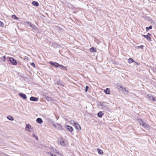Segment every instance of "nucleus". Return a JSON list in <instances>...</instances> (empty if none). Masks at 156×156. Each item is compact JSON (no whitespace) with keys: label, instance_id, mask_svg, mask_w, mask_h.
I'll use <instances>...</instances> for the list:
<instances>
[{"label":"nucleus","instance_id":"obj_1","mask_svg":"<svg viewBox=\"0 0 156 156\" xmlns=\"http://www.w3.org/2000/svg\"><path fill=\"white\" fill-rule=\"evenodd\" d=\"M70 123L75 127V128L78 130H81V127L80 125L76 121L74 120H71L70 121Z\"/></svg>","mask_w":156,"mask_h":156},{"label":"nucleus","instance_id":"obj_2","mask_svg":"<svg viewBox=\"0 0 156 156\" xmlns=\"http://www.w3.org/2000/svg\"><path fill=\"white\" fill-rule=\"evenodd\" d=\"M143 37L146 38V39L149 41H151V34L150 33H148L147 35H143Z\"/></svg>","mask_w":156,"mask_h":156},{"label":"nucleus","instance_id":"obj_3","mask_svg":"<svg viewBox=\"0 0 156 156\" xmlns=\"http://www.w3.org/2000/svg\"><path fill=\"white\" fill-rule=\"evenodd\" d=\"M9 60L13 65H16L17 64L16 61L12 57L9 58Z\"/></svg>","mask_w":156,"mask_h":156},{"label":"nucleus","instance_id":"obj_4","mask_svg":"<svg viewBox=\"0 0 156 156\" xmlns=\"http://www.w3.org/2000/svg\"><path fill=\"white\" fill-rule=\"evenodd\" d=\"M147 97L150 100L153 101H156V98L155 97L153 96L151 94H147Z\"/></svg>","mask_w":156,"mask_h":156},{"label":"nucleus","instance_id":"obj_5","mask_svg":"<svg viewBox=\"0 0 156 156\" xmlns=\"http://www.w3.org/2000/svg\"><path fill=\"white\" fill-rule=\"evenodd\" d=\"M65 128H66V130L70 132H72L73 130V128L69 125H66L65 126Z\"/></svg>","mask_w":156,"mask_h":156},{"label":"nucleus","instance_id":"obj_6","mask_svg":"<svg viewBox=\"0 0 156 156\" xmlns=\"http://www.w3.org/2000/svg\"><path fill=\"white\" fill-rule=\"evenodd\" d=\"M140 125L142 126L144 128L148 127V125L145 122H144L142 120H141L140 121Z\"/></svg>","mask_w":156,"mask_h":156},{"label":"nucleus","instance_id":"obj_7","mask_svg":"<svg viewBox=\"0 0 156 156\" xmlns=\"http://www.w3.org/2000/svg\"><path fill=\"white\" fill-rule=\"evenodd\" d=\"M49 63L51 65H52L54 67L57 68L59 66H60V65L58 63L56 62H50Z\"/></svg>","mask_w":156,"mask_h":156},{"label":"nucleus","instance_id":"obj_8","mask_svg":"<svg viewBox=\"0 0 156 156\" xmlns=\"http://www.w3.org/2000/svg\"><path fill=\"white\" fill-rule=\"evenodd\" d=\"M59 143L62 145L65 146L67 144L65 143L62 139H61L59 141Z\"/></svg>","mask_w":156,"mask_h":156},{"label":"nucleus","instance_id":"obj_9","mask_svg":"<svg viewBox=\"0 0 156 156\" xmlns=\"http://www.w3.org/2000/svg\"><path fill=\"white\" fill-rule=\"evenodd\" d=\"M26 129L27 130V131H30V130H32L33 129L31 127V126L29 124H27L26 125Z\"/></svg>","mask_w":156,"mask_h":156},{"label":"nucleus","instance_id":"obj_10","mask_svg":"<svg viewBox=\"0 0 156 156\" xmlns=\"http://www.w3.org/2000/svg\"><path fill=\"white\" fill-rule=\"evenodd\" d=\"M19 95L24 99H26L27 98L26 95L24 94L23 93H20L19 94Z\"/></svg>","mask_w":156,"mask_h":156},{"label":"nucleus","instance_id":"obj_11","mask_svg":"<svg viewBox=\"0 0 156 156\" xmlns=\"http://www.w3.org/2000/svg\"><path fill=\"white\" fill-rule=\"evenodd\" d=\"M38 100V98L36 97H31L30 98V100L33 101H37Z\"/></svg>","mask_w":156,"mask_h":156},{"label":"nucleus","instance_id":"obj_12","mask_svg":"<svg viewBox=\"0 0 156 156\" xmlns=\"http://www.w3.org/2000/svg\"><path fill=\"white\" fill-rule=\"evenodd\" d=\"M90 51L91 52H96L97 51L96 48L94 47H92L90 48Z\"/></svg>","mask_w":156,"mask_h":156},{"label":"nucleus","instance_id":"obj_13","mask_svg":"<svg viewBox=\"0 0 156 156\" xmlns=\"http://www.w3.org/2000/svg\"><path fill=\"white\" fill-rule=\"evenodd\" d=\"M37 122L40 124H41L42 123V120L41 118H38L36 120Z\"/></svg>","mask_w":156,"mask_h":156},{"label":"nucleus","instance_id":"obj_14","mask_svg":"<svg viewBox=\"0 0 156 156\" xmlns=\"http://www.w3.org/2000/svg\"><path fill=\"white\" fill-rule=\"evenodd\" d=\"M104 92L107 94H110V92L109 88H107L106 90H104Z\"/></svg>","mask_w":156,"mask_h":156},{"label":"nucleus","instance_id":"obj_15","mask_svg":"<svg viewBox=\"0 0 156 156\" xmlns=\"http://www.w3.org/2000/svg\"><path fill=\"white\" fill-rule=\"evenodd\" d=\"M104 115V114L102 112H101V111H100V112H99L98 113V117H100V118L102 117V115Z\"/></svg>","mask_w":156,"mask_h":156},{"label":"nucleus","instance_id":"obj_16","mask_svg":"<svg viewBox=\"0 0 156 156\" xmlns=\"http://www.w3.org/2000/svg\"><path fill=\"white\" fill-rule=\"evenodd\" d=\"M97 151L99 154L101 155L103 154V152L102 150L98 148L97 149Z\"/></svg>","mask_w":156,"mask_h":156},{"label":"nucleus","instance_id":"obj_17","mask_svg":"<svg viewBox=\"0 0 156 156\" xmlns=\"http://www.w3.org/2000/svg\"><path fill=\"white\" fill-rule=\"evenodd\" d=\"M32 4L33 5H34L35 6H37L39 5V4L38 3L36 2L35 1H33L32 2Z\"/></svg>","mask_w":156,"mask_h":156},{"label":"nucleus","instance_id":"obj_18","mask_svg":"<svg viewBox=\"0 0 156 156\" xmlns=\"http://www.w3.org/2000/svg\"><path fill=\"white\" fill-rule=\"evenodd\" d=\"M134 62V61L131 58H129L128 59V62L130 64Z\"/></svg>","mask_w":156,"mask_h":156},{"label":"nucleus","instance_id":"obj_19","mask_svg":"<svg viewBox=\"0 0 156 156\" xmlns=\"http://www.w3.org/2000/svg\"><path fill=\"white\" fill-rule=\"evenodd\" d=\"M59 66L62 69H64L66 70H67V68L65 67V66H63L62 65H60Z\"/></svg>","mask_w":156,"mask_h":156},{"label":"nucleus","instance_id":"obj_20","mask_svg":"<svg viewBox=\"0 0 156 156\" xmlns=\"http://www.w3.org/2000/svg\"><path fill=\"white\" fill-rule=\"evenodd\" d=\"M118 87H119V89H120L121 88L122 89H124V90L125 91H126L128 92V90H126V88H123L122 87V85L119 86Z\"/></svg>","mask_w":156,"mask_h":156},{"label":"nucleus","instance_id":"obj_21","mask_svg":"<svg viewBox=\"0 0 156 156\" xmlns=\"http://www.w3.org/2000/svg\"><path fill=\"white\" fill-rule=\"evenodd\" d=\"M7 118L11 121H12L14 120L13 118L10 115H9L7 117Z\"/></svg>","mask_w":156,"mask_h":156},{"label":"nucleus","instance_id":"obj_22","mask_svg":"<svg viewBox=\"0 0 156 156\" xmlns=\"http://www.w3.org/2000/svg\"><path fill=\"white\" fill-rule=\"evenodd\" d=\"M152 28V27L151 25L149 27H147L146 28V30L147 31H148L149 29H151Z\"/></svg>","mask_w":156,"mask_h":156},{"label":"nucleus","instance_id":"obj_23","mask_svg":"<svg viewBox=\"0 0 156 156\" xmlns=\"http://www.w3.org/2000/svg\"><path fill=\"white\" fill-rule=\"evenodd\" d=\"M12 18L16 20H18L19 19L15 15H12Z\"/></svg>","mask_w":156,"mask_h":156},{"label":"nucleus","instance_id":"obj_24","mask_svg":"<svg viewBox=\"0 0 156 156\" xmlns=\"http://www.w3.org/2000/svg\"><path fill=\"white\" fill-rule=\"evenodd\" d=\"M45 99L48 101H49L51 99V98L50 97H49L48 96H45Z\"/></svg>","mask_w":156,"mask_h":156},{"label":"nucleus","instance_id":"obj_25","mask_svg":"<svg viewBox=\"0 0 156 156\" xmlns=\"http://www.w3.org/2000/svg\"><path fill=\"white\" fill-rule=\"evenodd\" d=\"M143 48H144V46L143 45H141L139 46H138L136 47V48H140L141 49H143Z\"/></svg>","mask_w":156,"mask_h":156},{"label":"nucleus","instance_id":"obj_26","mask_svg":"<svg viewBox=\"0 0 156 156\" xmlns=\"http://www.w3.org/2000/svg\"><path fill=\"white\" fill-rule=\"evenodd\" d=\"M0 27H4V24L2 22H1L0 21Z\"/></svg>","mask_w":156,"mask_h":156},{"label":"nucleus","instance_id":"obj_27","mask_svg":"<svg viewBox=\"0 0 156 156\" xmlns=\"http://www.w3.org/2000/svg\"><path fill=\"white\" fill-rule=\"evenodd\" d=\"M33 136L37 140H38V136H36L34 134H33Z\"/></svg>","mask_w":156,"mask_h":156},{"label":"nucleus","instance_id":"obj_28","mask_svg":"<svg viewBox=\"0 0 156 156\" xmlns=\"http://www.w3.org/2000/svg\"><path fill=\"white\" fill-rule=\"evenodd\" d=\"M30 65L32 66L34 68L35 67V66L34 63V62H32L30 63Z\"/></svg>","mask_w":156,"mask_h":156},{"label":"nucleus","instance_id":"obj_29","mask_svg":"<svg viewBox=\"0 0 156 156\" xmlns=\"http://www.w3.org/2000/svg\"><path fill=\"white\" fill-rule=\"evenodd\" d=\"M88 88H89V87L88 86H86L85 89V92H87V91L88 89Z\"/></svg>","mask_w":156,"mask_h":156},{"label":"nucleus","instance_id":"obj_30","mask_svg":"<svg viewBox=\"0 0 156 156\" xmlns=\"http://www.w3.org/2000/svg\"><path fill=\"white\" fill-rule=\"evenodd\" d=\"M98 103L101 106H102L103 105V103H102L101 102H99Z\"/></svg>","mask_w":156,"mask_h":156},{"label":"nucleus","instance_id":"obj_31","mask_svg":"<svg viewBox=\"0 0 156 156\" xmlns=\"http://www.w3.org/2000/svg\"><path fill=\"white\" fill-rule=\"evenodd\" d=\"M57 83L58 85H61V83L60 82H58Z\"/></svg>","mask_w":156,"mask_h":156},{"label":"nucleus","instance_id":"obj_32","mask_svg":"<svg viewBox=\"0 0 156 156\" xmlns=\"http://www.w3.org/2000/svg\"><path fill=\"white\" fill-rule=\"evenodd\" d=\"M27 23L28 24H30V25H31V24L30 22H27Z\"/></svg>","mask_w":156,"mask_h":156},{"label":"nucleus","instance_id":"obj_33","mask_svg":"<svg viewBox=\"0 0 156 156\" xmlns=\"http://www.w3.org/2000/svg\"><path fill=\"white\" fill-rule=\"evenodd\" d=\"M51 155V156H54V154H50Z\"/></svg>","mask_w":156,"mask_h":156},{"label":"nucleus","instance_id":"obj_34","mask_svg":"<svg viewBox=\"0 0 156 156\" xmlns=\"http://www.w3.org/2000/svg\"><path fill=\"white\" fill-rule=\"evenodd\" d=\"M4 58L5 59V56H4Z\"/></svg>","mask_w":156,"mask_h":156},{"label":"nucleus","instance_id":"obj_35","mask_svg":"<svg viewBox=\"0 0 156 156\" xmlns=\"http://www.w3.org/2000/svg\"><path fill=\"white\" fill-rule=\"evenodd\" d=\"M54 156H56V155H54Z\"/></svg>","mask_w":156,"mask_h":156}]
</instances>
